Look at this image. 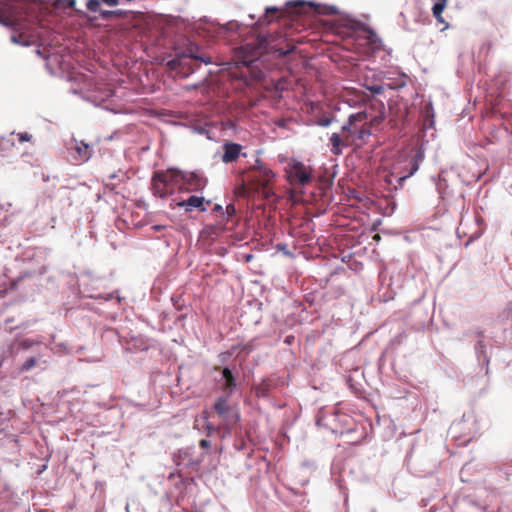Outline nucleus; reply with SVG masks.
Instances as JSON below:
<instances>
[{
  "label": "nucleus",
  "mask_w": 512,
  "mask_h": 512,
  "mask_svg": "<svg viewBox=\"0 0 512 512\" xmlns=\"http://www.w3.org/2000/svg\"><path fill=\"white\" fill-rule=\"evenodd\" d=\"M124 15V11L122 10H115V11H109V10H103L100 12V16L103 20L110 19L112 17H122Z\"/></svg>",
  "instance_id": "6ab92c4d"
},
{
  "label": "nucleus",
  "mask_w": 512,
  "mask_h": 512,
  "mask_svg": "<svg viewBox=\"0 0 512 512\" xmlns=\"http://www.w3.org/2000/svg\"><path fill=\"white\" fill-rule=\"evenodd\" d=\"M21 346L25 349H28L32 346V343H30L28 340H24L22 343H21Z\"/></svg>",
  "instance_id": "c756f323"
},
{
  "label": "nucleus",
  "mask_w": 512,
  "mask_h": 512,
  "mask_svg": "<svg viewBox=\"0 0 512 512\" xmlns=\"http://www.w3.org/2000/svg\"><path fill=\"white\" fill-rule=\"evenodd\" d=\"M198 52L199 48L197 46H190L182 53L177 54L167 65L171 70L178 69L184 76H188L198 68L199 63H211L209 57H205Z\"/></svg>",
  "instance_id": "423d86ee"
},
{
  "label": "nucleus",
  "mask_w": 512,
  "mask_h": 512,
  "mask_svg": "<svg viewBox=\"0 0 512 512\" xmlns=\"http://www.w3.org/2000/svg\"><path fill=\"white\" fill-rule=\"evenodd\" d=\"M385 118V106L382 101L374 100L369 107L351 114L348 121L341 127L342 132L351 134L354 140L365 141L371 135V128L379 125Z\"/></svg>",
  "instance_id": "7ed1b4c3"
},
{
  "label": "nucleus",
  "mask_w": 512,
  "mask_h": 512,
  "mask_svg": "<svg viewBox=\"0 0 512 512\" xmlns=\"http://www.w3.org/2000/svg\"><path fill=\"white\" fill-rule=\"evenodd\" d=\"M236 210H235V207L234 205L232 204H229L227 207H226V213L228 216H233L235 214Z\"/></svg>",
  "instance_id": "bb28decb"
},
{
  "label": "nucleus",
  "mask_w": 512,
  "mask_h": 512,
  "mask_svg": "<svg viewBox=\"0 0 512 512\" xmlns=\"http://www.w3.org/2000/svg\"><path fill=\"white\" fill-rule=\"evenodd\" d=\"M403 85H405V81L401 80V82L399 84H397L395 87H400V86H403Z\"/></svg>",
  "instance_id": "72a5a7b5"
},
{
  "label": "nucleus",
  "mask_w": 512,
  "mask_h": 512,
  "mask_svg": "<svg viewBox=\"0 0 512 512\" xmlns=\"http://www.w3.org/2000/svg\"><path fill=\"white\" fill-rule=\"evenodd\" d=\"M278 9L276 7H268L266 8V13H276Z\"/></svg>",
  "instance_id": "7c9ffc66"
},
{
  "label": "nucleus",
  "mask_w": 512,
  "mask_h": 512,
  "mask_svg": "<svg viewBox=\"0 0 512 512\" xmlns=\"http://www.w3.org/2000/svg\"><path fill=\"white\" fill-rule=\"evenodd\" d=\"M36 363H37L36 358H34V357H30L29 359H27V360L23 363V365H22V366H21V368H20V371H21V372L29 371V370H31L33 367H35Z\"/></svg>",
  "instance_id": "412c9836"
},
{
  "label": "nucleus",
  "mask_w": 512,
  "mask_h": 512,
  "mask_svg": "<svg viewBox=\"0 0 512 512\" xmlns=\"http://www.w3.org/2000/svg\"><path fill=\"white\" fill-rule=\"evenodd\" d=\"M242 146L234 142H226L223 145L222 161L226 164L235 162L241 155Z\"/></svg>",
  "instance_id": "f8f14e48"
},
{
  "label": "nucleus",
  "mask_w": 512,
  "mask_h": 512,
  "mask_svg": "<svg viewBox=\"0 0 512 512\" xmlns=\"http://www.w3.org/2000/svg\"><path fill=\"white\" fill-rule=\"evenodd\" d=\"M275 173L260 160H256L255 164L241 173V190L243 194L259 193L264 198L269 199L273 192V182Z\"/></svg>",
  "instance_id": "20e7f679"
},
{
  "label": "nucleus",
  "mask_w": 512,
  "mask_h": 512,
  "mask_svg": "<svg viewBox=\"0 0 512 512\" xmlns=\"http://www.w3.org/2000/svg\"><path fill=\"white\" fill-rule=\"evenodd\" d=\"M423 159V154L421 152L417 153L415 157L411 161V168L409 172L401 177H399L398 181L399 184L402 185V183L409 177H411L418 169H419V163Z\"/></svg>",
  "instance_id": "f3484780"
},
{
  "label": "nucleus",
  "mask_w": 512,
  "mask_h": 512,
  "mask_svg": "<svg viewBox=\"0 0 512 512\" xmlns=\"http://www.w3.org/2000/svg\"><path fill=\"white\" fill-rule=\"evenodd\" d=\"M332 123V119L327 116H323L317 119L316 124L321 127H328Z\"/></svg>",
  "instance_id": "4be33fe9"
},
{
  "label": "nucleus",
  "mask_w": 512,
  "mask_h": 512,
  "mask_svg": "<svg viewBox=\"0 0 512 512\" xmlns=\"http://www.w3.org/2000/svg\"><path fill=\"white\" fill-rule=\"evenodd\" d=\"M385 118V106L382 101L374 100L369 107L351 114L348 121L341 127L342 132L351 134L354 140L365 141L371 135V128L379 125Z\"/></svg>",
  "instance_id": "f03ea898"
},
{
  "label": "nucleus",
  "mask_w": 512,
  "mask_h": 512,
  "mask_svg": "<svg viewBox=\"0 0 512 512\" xmlns=\"http://www.w3.org/2000/svg\"><path fill=\"white\" fill-rule=\"evenodd\" d=\"M176 190L183 191V171L170 168L154 173L152 191L155 196L165 198L174 194Z\"/></svg>",
  "instance_id": "39448f33"
},
{
  "label": "nucleus",
  "mask_w": 512,
  "mask_h": 512,
  "mask_svg": "<svg viewBox=\"0 0 512 512\" xmlns=\"http://www.w3.org/2000/svg\"><path fill=\"white\" fill-rule=\"evenodd\" d=\"M108 6H116L119 3V0H102Z\"/></svg>",
  "instance_id": "c85d7f7f"
},
{
  "label": "nucleus",
  "mask_w": 512,
  "mask_h": 512,
  "mask_svg": "<svg viewBox=\"0 0 512 512\" xmlns=\"http://www.w3.org/2000/svg\"><path fill=\"white\" fill-rule=\"evenodd\" d=\"M369 90L374 94H381L384 91L383 87L380 85L371 86Z\"/></svg>",
  "instance_id": "a878e982"
},
{
  "label": "nucleus",
  "mask_w": 512,
  "mask_h": 512,
  "mask_svg": "<svg viewBox=\"0 0 512 512\" xmlns=\"http://www.w3.org/2000/svg\"><path fill=\"white\" fill-rule=\"evenodd\" d=\"M115 177H116V175H115V173H113V174L109 175L108 180L112 181L115 179Z\"/></svg>",
  "instance_id": "2f4dec72"
},
{
  "label": "nucleus",
  "mask_w": 512,
  "mask_h": 512,
  "mask_svg": "<svg viewBox=\"0 0 512 512\" xmlns=\"http://www.w3.org/2000/svg\"><path fill=\"white\" fill-rule=\"evenodd\" d=\"M239 28V24L235 21H230L224 25H219L218 27V32H225V31H229V32H236Z\"/></svg>",
  "instance_id": "aec40b11"
},
{
  "label": "nucleus",
  "mask_w": 512,
  "mask_h": 512,
  "mask_svg": "<svg viewBox=\"0 0 512 512\" xmlns=\"http://www.w3.org/2000/svg\"><path fill=\"white\" fill-rule=\"evenodd\" d=\"M231 395L225 394L216 399L214 403V411L217 415L228 424L234 425L239 420V415L234 411L233 407L229 404L228 398Z\"/></svg>",
  "instance_id": "6e6552de"
},
{
  "label": "nucleus",
  "mask_w": 512,
  "mask_h": 512,
  "mask_svg": "<svg viewBox=\"0 0 512 512\" xmlns=\"http://www.w3.org/2000/svg\"><path fill=\"white\" fill-rule=\"evenodd\" d=\"M285 172L288 182L294 187H304L310 184L313 179L312 168L295 159L287 164Z\"/></svg>",
  "instance_id": "0eeeda50"
},
{
  "label": "nucleus",
  "mask_w": 512,
  "mask_h": 512,
  "mask_svg": "<svg viewBox=\"0 0 512 512\" xmlns=\"http://www.w3.org/2000/svg\"><path fill=\"white\" fill-rule=\"evenodd\" d=\"M199 445L201 448H204V449H207L210 447V441L206 440V439H201L200 442H199Z\"/></svg>",
  "instance_id": "cd10ccee"
},
{
  "label": "nucleus",
  "mask_w": 512,
  "mask_h": 512,
  "mask_svg": "<svg viewBox=\"0 0 512 512\" xmlns=\"http://www.w3.org/2000/svg\"><path fill=\"white\" fill-rule=\"evenodd\" d=\"M155 230H160L161 229V226H154L153 227Z\"/></svg>",
  "instance_id": "f704fd0d"
},
{
  "label": "nucleus",
  "mask_w": 512,
  "mask_h": 512,
  "mask_svg": "<svg viewBox=\"0 0 512 512\" xmlns=\"http://www.w3.org/2000/svg\"><path fill=\"white\" fill-rule=\"evenodd\" d=\"M31 7L25 0H0V23L12 30L11 42L30 46L39 40L37 16Z\"/></svg>",
  "instance_id": "f257e3e1"
},
{
  "label": "nucleus",
  "mask_w": 512,
  "mask_h": 512,
  "mask_svg": "<svg viewBox=\"0 0 512 512\" xmlns=\"http://www.w3.org/2000/svg\"><path fill=\"white\" fill-rule=\"evenodd\" d=\"M343 134L333 133L330 137L331 153L333 155L342 154V148L348 147L352 144L351 134L349 132H342Z\"/></svg>",
  "instance_id": "9d476101"
},
{
  "label": "nucleus",
  "mask_w": 512,
  "mask_h": 512,
  "mask_svg": "<svg viewBox=\"0 0 512 512\" xmlns=\"http://www.w3.org/2000/svg\"><path fill=\"white\" fill-rule=\"evenodd\" d=\"M178 207H183L187 212H191L194 209H198L199 211H206V207L204 206V198L192 195L186 200H182L177 202L176 204Z\"/></svg>",
  "instance_id": "ddd939ff"
},
{
  "label": "nucleus",
  "mask_w": 512,
  "mask_h": 512,
  "mask_svg": "<svg viewBox=\"0 0 512 512\" xmlns=\"http://www.w3.org/2000/svg\"><path fill=\"white\" fill-rule=\"evenodd\" d=\"M206 185V180L195 173L183 172V191H199Z\"/></svg>",
  "instance_id": "9b49d317"
},
{
  "label": "nucleus",
  "mask_w": 512,
  "mask_h": 512,
  "mask_svg": "<svg viewBox=\"0 0 512 512\" xmlns=\"http://www.w3.org/2000/svg\"><path fill=\"white\" fill-rule=\"evenodd\" d=\"M18 137H19V141L20 142H25V141H31L32 139V135H30L29 133L27 132H24V133H19L18 134Z\"/></svg>",
  "instance_id": "393cba45"
},
{
  "label": "nucleus",
  "mask_w": 512,
  "mask_h": 512,
  "mask_svg": "<svg viewBox=\"0 0 512 512\" xmlns=\"http://www.w3.org/2000/svg\"><path fill=\"white\" fill-rule=\"evenodd\" d=\"M57 4L68 7V8H74L76 1L75 0H58Z\"/></svg>",
  "instance_id": "b1692460"
},
{
  "label": "nucleus",
  "mask_w": 512,
  "mask_h": 512,
  "mask_svg": "<svg viewBox=\"0 0 512 512\" xmlns=\"http://www.w3.org/2000/svg\"><path fill=\"white\" fill-rule=\"evenodd\" d=\"M271 390V380L266 378L253 386V391L258 398L266 397Z\"/></svg>",
  "instance_id": "dca6fc26"
},
{
  "label": "nucleus",
  "mask_w": 512,
  "mask_h": 512,
  "mask_svg": "<svg viewBox=\"0 0 512 512\" xmlns=\"http://www.w3.org/2000/svg\"><path fill=\"white\" fill-rule=\"evenodd\" d=\"M69 149L75 152L73 158L78 162H85L91 157L90 146L83 141H74V146Z\"/></svg>",
  "instance_id": "4468645a"
},
{
  "label": "nucleus",
  "mask_w": 512,
  "mask_h": 512,
  "mask_svg": "<svg viewBox=\"0 0 512 512\" xmlns=\"http://www.w3.org/2000/svg\"><path fill=\"white\" fill-rule=\"evenodd\" d=\"M222 379L224 380L221 386L223 392L227 395H232L236 387V379L228 367L222 369Z\"/></svg>",
  "instance_id": "2eb2a0df"
},
{
  "label": "nucleus",
  "mask_w": 512,
  "mask_h": 512,
  "mask_svg": "<svg viewBox=\"0 0 512 512\" xmlns=\"http://www.w3.org/2000/svg\"><path fill=\"white\" fill-rule=\"evenodd\" d=\"M448 0H438L432 7V13L438 23L445 24L442 13L447 6Z\"/></svg>",
  "instance_id": "a211bd4d"
},
{
  "label": "nucleus",
  "mask_w": 512,
  "mask_h": 512,
  "mask_svg": "<svg viewBox=\"0 0 512 512\" xmlns=\"http://www.w3.org/2000/svg\"><path fill=\"white\" fill-rule=\"evenodd\" d=\"M215 211H222V206L220 205H216L215 208H214Z\"/></svg>",
  "instance_id": "473e14b6"
},
{
  "label": "nucleus",
  "mask_w": 512,
  "mask_h": 512,
  "mask_svg": "<svg viewBox=\"0 0 512 512\" xmlns=\"http://www.w3.org/2000/svg\"><path fill=\"white\" fill-rule=\"evenodd\" d=\"M370 43V36L352 32L344 39V48L357 54L366 53L365 46Z\"/></svg>",
  "instance_id": "1a4fd4ad"
},
{
  "label": "nucleus",
  "mask_w": 512,
  "mask_h": 512,
  "mask_svg": "<svg viewBox=\"0 0 512 512\" xmlns=\"http://www.w3.org/2000/svg\"><path fill=\"white\" fill-rule=\"evenodd\" d=\"M100 2L99 0H88L87 2V9L96 12L99 9Z\"/></svg>",
  "instance_id": "5701e85b"
}]
</instances>
